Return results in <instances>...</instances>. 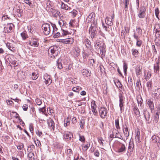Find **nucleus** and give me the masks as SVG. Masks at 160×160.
Wrapping results in <instances>:
<instances>
[{"mask_svg":"<svg viewBox=\"0 0 160 160\" xmlns=\"http://www.w3.org/2000/svg\"><path fill=\"white\" fill-rule=\"evenodd\" d=\"M59 47L55 45L51 47L48 50V53L51 58H55L60 51Z\"/></svg>","mask_w":160,"mask_h":160,"instance_id":"1","label":"nucleus"},{"mask_svg":"<svg viewBox=\"0 0 160 160\" xmlns=\"http://www.w3.org/2000/svg\"><path fill=\"white\" fill-rule=\"evenodd\" d=\"M89 34L92 40L98 35L99 31L96 24L94 22L91 25L89 30Z\"/></svg>","mask_w":160,"mask_h":160,"instance_id":"2","label":"nucleus"},{"mask_svg":"<svg viewBox=\"0 0 160 160\" xmlns=\"http://www.w3.org/2000/svg\"><path fill=\"white\" fill-rule=\"evenodd\" d=\"M42 28L44 34L48 35L51 32L50 26L48 23H44L42 25Z\"/></svg>","mask_w":160,"mask_h":160,"instance_id":"3","label":"nucleus"},{"mask_svg":"<svg viewBox=\"0 0 160 160\" xmlns=\"http://www.w3.org/2000/svg\"><path fill=\"white\" fill-rule=\"evenodd\" d=\"M146 9L145 6H142L140 8V10L138 14L139 18H143L145 17L146 15Z\"/></svg>","mask_w":160,"mask_h":160,"instance_id":"4","label":"nucleus"},{"mask_svg":"<svg viewBox=\"0 0 160 160\" xmlns=\"http://www.w3.org/2000/svg\"><path fill=\"white\" fill-rule=\"evenodd\" d=\"M145 120L148 121V123L151 122V119L150 118V115L149 112L146 108L144 109L142 111Z\"/></svg>","mask_w":160,"mask_h":160,"instance_id":"5","label":"nucleus"},{"mask_svg":"<svg viewBox=\"0 0 160 160\" xmlns=\"http://www.w3.org/2000/svg\"><path fill=\"white\" fill-rule=\"evenodd\" d=\"M107 110L106 108L101 107L99 109V112L101 117L104 118L107 114Z\"/></svg>","mask_w":160,"mask_h":160,"instance_id":"6","label":"nucleus"},{"mask_svg":"<svg viewBox=\"0 0 160 160\" xmlns=\"http://www.w3.org/2000/svg\"><path fill=\"white\" fill-rule=\"evenodd\" d=\"M114 18V14H113L110 17H107L105 19V22L106 24L108 26H111L112 24V21Z\"/></svg>","mask_w":160,"mask_h":160,"instance_id":"7","label":"nucleus"},{"mask_svg":"<svg viewBox=\"0 0 160 160\" xmlns=\"http://www.w3.org/2000/svg\"><path fill=\"white\" fill-rule=\"evenodd\" d=\"M43 78L45 80V82L46 84L49 85L51 83L52 80L51 77L47 73L45 74L43 76Z\"/></svg>","mask_w":160,"mask_h":160,"instance_id":"8","label":"nucleus"},{"mask_svg":"<svg viewBox=\"0 0 160 160\" xmlns=\"http://www.w3.org/2000/svg\"><path fill=\"white\" fill-rule=\"evenodd\" d=\"M159 64V59H158L154 65V71L155 73H157L159 72L160 69Z\"/></svg>","mask_w":160,"mask_h":160,"instance_id":"9","label":"nucleus"},{"mask_svg":"<svg viewBox=\"0 0 160 160\" xmlns=\"http://www.w3.org/2000/svg\"><path fill=\"white\" fill-rule=\"evenodd\" d=\"M95 14L94 12H92L90 14L88 17L87 18L86 21L88 23L91 22L94 23V20L95 17Z\"/></svg>","mask_w":160,"mask_h":160,"instance_id":"10","label":"nucleus"},{"mask_svg":"<svg viewBox=\"0 0 160 160\" xmlns=\"http://www.w3.org/2000/svg\"><path fill=\"white\" fill-rule=\"evenodd\" d=\"M71 53L74 57H77L79 55L80 52V49L78 48L75 47L73 48L72 51Z\"/></svg>","mask_w":160,"mask_h":160,"instance_id":"11","label":"nucleus"},{"mask_svg":"<svg viewBox=\"0 0 160 160\" xmlns=\"http://www.w3.org/2000/svg\"><path fill=\"white\" fill-rule=\"evenodd\" d=\"M63 134V137L65 139L70 140L73 137L72 133L69 132L65 131Z\"/></svg>","mask_w":160,"mask_h":160,"instance_id":"12","label":"nucleus"},{"mask_svg":"<svg viewBox=\"0 0 160 160\" xmlns=\"http://www.w3.org/2000/svg\"><path fill=\"white\" fill-rule=\"evenodd\" d=\"M99 50L101 52V58H102L104 56H105L106 51V46L104 44H103L100 46Z\"/></svg>","mask_w":160,"mask_h":160,"instance_id":"13","label":"nucleus"},{"mask_svg":"<svg viewBox=\"0 0 160 160\" xmlns=\"http://www.w3.org/2000/svg\"><path fill=\"white\" fill-rule=\"evenodd\" d=\"M142 67L140 65H137L135 67L136 73L137 75H140L142 73Z\"/></svg>","mask_w":160,"mask_h":160,"instance_id":"14","label":"nucleus"},{"mask_svg":"<svg viewBox=\"0 0 160 160\" xmlns=\"http://www.w3.org/2000/svg\"><path fill=\"white\" fill-rule=\"evenodd\" d=\"M47 123L48 126L51 129L52 128L53 130H54L55 124L54 122L52 119L50 118L48 120Z\"/></svg>","mask_w":160,"mask_h":160,"instance_id":"15","label":"nucleus"},{"mask_svg":"<svg viewBox=\"0 0 160 160\" xmlns=\"http://www.w3.org/2000/svg\"><path fill=\"white\" fill-rule=\"evenodd\" d=\"M52 27L53 28L52 33H55L54 37L55 38H58L59 36H60L61 34L60 32H55L56 30H57V28H56V26L55 24H53L52 26Z\"/></svg>","mask_w":160,"mask_h":160,"instance_id":"16","label":"nucleus"},{"mask_svg":"<svg viewBox=\"0 0 160 160\" xmlns=\"http://www.w3.org/2000/svg\"><path fill=\"white\" fill-rule=\"evenodd\" d=\"M147 103L151 111L154 110V106L153 102L151 100H148L147 102Z\"/></svg>","mask_w":160,"mask_h":160,"instance_id":"17","label":"nucleus"},{"mask_svg":"<svg viewBox=\"0 0 160 160\" xmlns=\"http://www.w3.org/2000/svg\"><path fill=\"white\" fill-rule=\"evenodd\" d=\"M29 44L32 47H38V46L39 43L37 40L33 39L29 42Z\"/></svg>","mask_w":160,"mask_h":160,"instance_id":"18","label":"nucleus"},{"mask_svg":"<svg viewBox=\"0 0 160 160\" xmlns=\"http://www.w3.org/2000/svg\"><path fill=\"white\" fill-rule=\"evenodd\" d=\"M126 147L125 145L123 144H120L118 148L117 152H122L125 151Z\"/></svg>","mask_w":160,"mask_h":160,"instance_id":"19","label":"nucleus"},{"mask_svg":"<svg viewBox=\"0 0 160 160\" xmlns=\"http://www.w3.org/2000/svg\"><path fill=\"white\" fill-rule=\"evenodd\" d=\"M135 139L136 142L139 143L140 141V133L139 130H138L135 133Z\"/></svg>","mask_w":160,"mask_h":160,"instance_id":"20","label":"nucleus"},{"mask_svg":"<svg viewBox=\"0 0 160 160\" xmlns=\"http://www.w3.org/2000/svg\"><path fill=\"white\" fill-rule=\"evenodd\" d=\"M133 147L134 145L133 143L130 142L128 150V153L129 155L131 154V152L133 151Z\"/></svg>","mask_w":160,"mask_h":160,"instance_id":"21","label":"nucleus"},{"mask_svg":"<svg viewBox=\"0 0 160 160\" xmlns=\"http://www.w3.org/2000/svg\"><path fill=\"white\" fill-rule=\"evenodd\" d=\"M154 95L157 99H160V88L155 89Z\"/></svg>","mask_w":160,"mask_h":160,"instance_id":"22","label":"nucleus"},{"mask_svg":"<svg viewBox=\"0 0 160 160\" xmlns=\"http://www.w3.org/2000/svg\"><path fill=\"white\" fill-rule=\"evenodd\" d=\"M152 140L154 143H156L160 141V138L156 135L153 136L151 138Z\"/></svg>","mask_w":160,"mask_h":160,"instance_id":"23","label":"nucleus"},{"mask_svg":"<svg viewBox=\"0 0 160 160\" xmlns=\"http://www.w3.org/2000/svg\"><path fill=\"white\" fill-rule=\"evenodd\" d=\"M61 8L66 10L71 11V8L69 7L68 5L65 4L62 2H61Z\"/></svg>","mask_w":160,"mask_h":160,"instance_id":"24","label":"nucleus"},{"mask_svg":"<svg viewBox=\"0 0 160 160\" xmlns=\"http://www.w3.org/2000/svg\"><path fill=\"white\" fill-rule=\"evenodd\" d=\"M12 115L13 116L16 118L18 119V120L20 121V122H22V124H24V122L22 121V120L20 118V117L19 116L18 114L16 112H12Z\"/></svg>","mask_w":160,"mask_h":160,"instance_id":"25","label":"nucleus"},{"mask_svg":"<svg viewBox=\"0 0 160 160\" xmlns=\"http://www.w3.org/2000/svg\"><path fill=\"white\" fill-rule=\"evenodd\" d=\"M62 42L65 44H71L73 42V40L72 38H69L62 40Z\"/></svg>","mask_w":160,"mask_h":160,"instance_id":"26","label":"nucleus"},{"mask_svg":"<svg viewBox=\"0 0 160 160\" xmlns=\"http://www.w3.org/2000/svg\"><path fill=\"white\" fill-rule=\"evenodd\" d=\"M132 55L136 58L138 57V54L139 53V52L138 50L136 49L133 48L131 50Z\"/></svg>","mask_w":160,"mask_h":160,"instance_id":"27","label":"nucleus"},{"mask_svg":"<svg viewBox=\"0 0 160 160\" xmlns=\"http://www.w3.org/2000/svg\"><path fill=\"white\" fill-rule=\"evenodd\" d=\"M61 61L62 60L60 58H58L57 61V65L58 68L59 69H61L62 68Z\"/></svg>","mask_w":160,"mask_h":160,"instance_id":"28","label":"nucleus"},{"mask_svg":"<svg viewBox=\"0 0 160 160\" xmlns=\"http://www.w3.org/2000/svg\"><path fill=\"white\" fill-rule=\"evenodd\" d=\"M159 28L155 30V37L156 38H160V26H158Z\"/></svg>","mask_w":160,"mask_h":160,"instance_id":"29","label":"nucleus"},{"mask_svg":"<svg viewBox=\"0 0 160 160\" xmlns=\"http://www.w3.org/2000/svg\"><path fill=\"white\" fill-rule=\"evenodd\" d=\"M133 110L135 114L138 117L140 116V111L137 107H134Z\"/></svg>","mask_w":160,"mask_h":160,"instance_id":"30","label":"nucleus"},{"mask_svg":"<svg viewBox=\"0 0 160 160\" xmlns=\"http://www.w3.org/2000/svg\"><path fill=\"white\" fill-rule=\"evenodd\" d=\"M84 42L85 45L87 48H89L90 47L91 45V42L88 39L86 38L85 39Z\"/></svg>","mask_w":160,"mask_h":160,"instance_id":"31","label":"nucleus"},{"mask_svg":"<svg viewBox=\"0 0 160 160\" xmlns=\"http://www.w3.org/2000/svg\"><path fill=\"white\" fill-rule=\"evenodd\" d=\"M160 114V112L159 111H157L156 114L154 115V120L156 122H157L158 121V119L159 118V115Z\"/></svg>","mask_w":160,"mask_h":160,"instance_id":"32","label":"nucleus"},{"mask_svg":"<svg viewBox=\"0 0 160 160\" xmlns=\"http://www.w3.org/2000/svg\"><path fill=\"white\" fill-rule=\"evenodd\" d=\"M21 36L22 39L24 40H25L28 38V35L26 32H23L21 33Z\"/></svg>","mask_w":160,"mask_h":160,"instance_id":"33","label":"nucleus"},{"mask_svg":"<svg viewBox=\"0 0 160 160\" xmlns=\"http://www.w3.org/2000/svg\"><path fill=\"white\" fill-rule=\"evenodd\" d=\"M53 7L52 6H46V10L48 12H51L52 13H53L54 12H53Z\"/></svg>","mask_w":160,"mask_h":160,"instance_id":"34","label":"nucleus"},{"mask_svg":"<svg viewBox=\"0 0 160 160\" xmlns=\"http://www.w3.org/2000/svg\"><path fill=\"white\" fill-rule=\"evenodd\" d=\"M101 43L99 42H96L95 44L94 45V47L96 50L99 51V49L100 48Z\"/></svg>","mask_w":160,"mask_h":160,"instance_id":"35","label":"nucleus"},{"mask_svg":"<svg viewBox=\"0 0 160 160\" xmlns=\"http://www.w3.org/2000/svg\"><path fill=\"white\" fill-rule=\"evenodd\" d=\"M13 26V25L11 24H8L6 30L8 32H10L12 29V26Z\"/></svg>","mask_w":160,"mask_h":160,"instance_id":"36","label":"nucleus"},{"mask_svg":"<svg viewBox=\"0 0 160 160\" xmlns=\"http://www.w3.org/2000/svg\"><path fill=\"white\" fill-rule=\"evenodd\" d=\"M34 154L33 152H30L28 155V158L29 160H32V158H34Z\"/></svg>","mask_w":160,"mask_h":160,"instance_id":"37","label":"nucleus"},{"mask_svg":"<svg viewBox=\"0 0 160 160\" xmlns=\"http://www.w3.org/2000/svg\"><path fill=\"white\" fill-rule=\"evenodd\" d=\"M147 86L148 88V90H149L152 87L151 81H149L147 83Z\"/></svg>","mask_w":160,"mask_h":160,"instance_id":"38","label":"nucleus"},{"mask_svg":"<svg viewBox=\"0 0 160 160\" xmlns=\"http://www.w3.org/2000/svg\"><path fill=\"white\" fill-rule=\"evenodd\" d=\"M123 132L126 138L128 137L129 135V132H128V128L127 127H126L125 128V130H123Z\"/></svg>","mask_w":160,"mask_h":160,"instance_id":"39","label":"nucleus"},{"mask_svg":"<svg viewBox=\"0 0 160 160\" xmlns=\"http://www.w3.org/2000/svg\"><path fill=\"white\" fill-rule=\"evenodd\" d=\"M90 143L89 142L87 144L82 146V149L83 150L85 151H87L89 148L90 147Z\"/></svg>","mask_w":160,"mask_h":160,"instance_id":"40","label":"nucleus"},{"mask_svg":"<svg viewBox=\"0 0 160 160\" xmlns=\"http://www.w3.org/2000/svg\"><path fill=\"white\" fill-rule=\"evenodd\" d=\"M82 89L81 87L79 86L73 87L72 89V90L76 92H78L79 91Z\"/></svg>","mask_w":160,"mask_h":160,"instance_id":"41","label":"nucleus"},{"mask_svg":"<svg viewBox=\"0 0 160 160\" xmlns=\"http://www.w3.org/2000/svg\"><path fill=\"white\" fill-rule=\"evenodd\" d=\"M62 34L61 36L70 34V33L68 32V31L65 30L63 29H62Z\"/></svg>","mask_w":160,"mask_h":160,"instance_id":"42","label":"nucleus"},{"mask_svg":"<svg viewBox=\"0 0 160 160\" xmlns=\"http://www.w3.org/2000/svg\"><path fill=\"white\" fill-rule=\"evenodd\" d=\"M119 102H124V97L123 96L122 93H120L119 94Z\"/></svg>","mask_w":160,"mask_h":160,"instance_id":"43","label":"nucleus"},{"mask_svg":"<svg viewBox=\"0 0 160 160\" xmlns=\"http://www.w3.org/2000/svg\"><path fill=\"white\" fill-rule=\"evenodd\" d=\"M53 12L54 13H52V14H53V17H57L60 13V12L57 10H53Z\"/></svg>","mask_w":160,"mask_h":160,"instance_id":"44","label":"nucleus"},{"mask_svg":"<svg viewBox=\"0 0 160 160\" xmlns=\"http://www.w3.org/2000/svg\"><path fill=\"white\" fill-rule=\"evenodd\" d=\"M138 103L139 105L141 107H142L143 106V104H142V100L141 98H138L137 99Z\"/></svg>","mask_w":160,"mask_h":160,"instance_id":"45","label":"nucleus"},{"mask_svg":"<svg viewBox=\"0 0 160 160\" xmlns=\"http://www.w3.org/2000/svg\"><path fill=\"white\" fill-rule=\"evenodd\" d=\"M124 103V102H119V106L121 113H122L124 111L123 104Z\"/></svg>","mask_w":160,"mask_h":160,"instance_id":"46","label":"nucleus"},{"mask_svg":"<svg viewBox=\"0 0 160 160\" xmlns=\"http://www.w3.org/2000/svg\"><path fill=\"white\" fill-rule=\"evenodd\" d=\"M115 124L116 128L117 129H120V127L119 125V119H116L115 120Z\"/></svg>","mask_w":160,"mask_h":160,"instance_id":"47","label":"nucleus"},{"mask_svg":"<svg viewBox=\"0 0 160 160\" xmlns=\"http://www.w3.org/2000/svg\"><path fill=\"white\" fill-rule=\"evenodd\" d=\"M124 9L125 11H127L128 9V5L129 3V2L128 1H124Z\"/></svg>","mask_w":160,"mask_h":160,"instance_id":"48","label":"nucleus"},{"mask_svg":"<svg viewBox=\"0 0 160 160\" xmlns=\"http://www.w3.org/2000/svg\"><path fill=\"white\" fill-rule=\"evenodd\" d=\"M38 77V74L35 72H32V78L33 80H36Z\"/></svg>","mask_w":160,"mask_h":160,"instance_id":"49","label":"nucleus"},{"mask_svg":"<svg viewBox=\"0 0 160 160\" xmlns=\"http://www.w3.org/2000/svg\"><path fill=\"white\" fill-rule=\"evenodd\" d=\"M16 12L17 13L18 17H21L22 16V10L21 9H17L16 10Z\"/></svg>","mask_w":160,"mask_h":160,"instance_id":"50","label":"nucleus"},{"mask_svg":"<svg viewBox=\"0 0 160 160\" xmlns=\"http://www.w3.org/2000/svg\"><path fill=\"white\" fill-rule=\"evenodd\" d=\"M155 14L157 18L159 20L158 15L159 13V10L158 8H156L155 10Z\"/></svg>","mask_w":160,"mask_h":160,"instance_id":"51","label":"nucleus"},{"mask_svg":"<svg viewBox=\"0 0 160 160\" xmlns=\"http://www.w3.org/2000/svg\"><path fill=\"white\" fill-rule=\"evenodd\" d=\"M95 61L93 59H89L88 61V64L90 66H93L94 64Z\"/></svg>","mask_w":160,"mask_h":160,"instance_id":"52","label":"nucleus"},{"mask_svg":"<svg viewBox=\"0 0 160 160\" xmlns=\"http://www.w3.org/2000/svg\"><path fill=\"white\" fill-rule=\"evenodd\" d=\"M35 102L37 105L38 106L40 105L42 103V100L38 98H37L35 99Z\"/></svg>","mask_w":160,"mask_h":160,"instance_id":"53","label":"nucleus"},{"mask_svg":"<svg viewBox=\"0 0 160 160\" xmlns=\"http://www.w3.org/2000/svg\"><path fill=\"white\" fill-rule=\"evenodd\" d=\"M123 71L125 73V74H126L127 70L128 69V66L127 64L125 63H124L123 66Z\"/></svg>","mask_w":160,"mask_h":160,"instance_id":"54","label":"nucleus"},{"mask_svg":"<svg viewBox=\"0 0 160 160\" xmlns=\"http://www.w3.org/2000/svg\"><path fill=\"white\" fill-rule=\"evenodd\" d=\"M39 111L40 112H42V114H45L46 112V109L45 107H43L42 108H39Z\"/></svg>","mask_w":160,"mask_h":160,"instance_id":"55","label":"nucleus"},{"mask_svg":"<svg viewBox=\"0 0 160 160\" xmlns=\"http://www.w3.org/2000/svg\"><path fill=\"white\" fill-rule=\"evenodd\" d=\"M79 140L82 142H84L85 141V139L84 137L82 135H79Z\"/></svg>","mask_w":160,"mask_h":160,"instance_id":"56","label":"nucleus"},{"mask_svg":"<svg viewBox=\"0 0 160 160\" xmlns=\"http://www.w3.org/2000/svg\"><path fill=\"white\" fill-rule=\"evenodd\" d=\"M85 124V121L84 120L82 119L80 121V122L79 124L80 125V127L81 128H83V127L84 126Z\"/></svg>","mask_w":160,"mask_h":160,"instance_id":"57","label":"nucleus"},{"mask_svg":"<svg viewBox=\"0 0 160 160\" xmlns=\"http://www.w3.org/2000/svg\"><path fill=\"white\" fill-rule=\"evenodd\" d=\"M69 12L72 14V17H75L77 14L78 12L76 10H73L72 11H71Z\"/></svg>","mask_w":160,"mask_h":160,"instance_id":"58","label":"nucleus"},{"mask_svg":"<svg viewBox=\"0 0 160 160\" xmlns=\"http://www.w3.org/2000/svg\"><path fill=\"white\" fill-rule=\"evenodd\" d=\"M24 2L28 4L30 7H33V5H32L31 1L29 0H24Z\"/></svg>","mask_w":160,"mask_h":160,"instance_id":"59","label":"nucleus"},{"mask_svg":"<svg viewBox=\"0 0 160 160\" xmlns=\"http://www.w3.org/2000/svg\"><path fill=\"white\" fill-rule=\"evenodd\" d=\"M24 145L23 143H20L17 146V148L18 149L22 150L23 148Z\"/></svg>","mask_w":160,"mask_h":160,"instance_id":"60","label":"nucleus"},{"mask_svg":"<svg viewBox=\"0 0 160 160\" xmlns=\"http://www.w3.org/2000/svg\"><path fill=\"white\" fill-rule=\"evenodd\" d=\"M22 108L23 110L24 111H27L28 110V105L27 104H24L22 107Z\"/></svg>","mask_w":160,"mask_h":160,"instance_id":"61","label":"nucleus"},{"mask_svg":"<svg viewBox=\"0 0 160 160\" xmlns=\"http://www.w3.org/2000/svg\"><path fill=\"white\" fill-rule=\"evenodd\" d=\"M142 44V42L141 40H137L136 45L138 47H140L141 46Z\"/></svg>","mask_w":160,"mask_h":160,"instance_id":"62","label":"nucleus"},{"mask_svg":"<svg viewBox=\"0 0 160 160\" xmlns=\"http://www.w3.org/2000/svg\"><path fill=\"white\" fill-rule=\"evenodd\" d=\"M35 144L36 146L38 147H40L41 146V144L40 141L38 139H37L36 141H35Z\"/></svg>","mask_w":160,"mask_h":160,"instance_id":"63","label":"nucleus"},{"mask_svg":"<svg viewBox=\"0 0 160 160\" xmlns=\"http://www.w3.org/2000/svg\"><path fill=\"white\" fill-rule=\"evenodd\" d=\"M98 141L99 143L101 145L103 146V143L102 142L103 139L102 137L99 138L98 139Z\"/></svg>","mask_w":160,"mask_h":160,"instance_id":"64","label":"nucleus"}]
</instances>
